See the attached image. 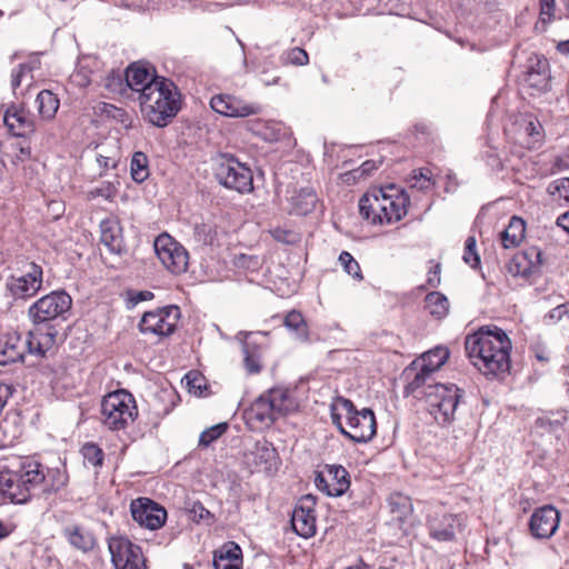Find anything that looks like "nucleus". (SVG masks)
I'll list each match as a JSON object with an SVG mask.
<instances>
[{
    "label": "nucleus",
    "instance_id": "f257e3e1",
    "mask_svg": "<svg viewBox=\"0 0 569 569\" xmlns=\"http://www.w3.org/2000/svg\"><path fill=\"white\" fill-rule=\"evenodd\" d=\"M511 348L510 338L497 326H482L465 340L471 363L487 377L498 378L509 371Z\"/></svg>",
    "mask_w": 569,
    "mask_h": 569
},
{
    "label": "nucleus",
    "instance_id": "f03ea898",
    "mask_svg": "<svg viewBox=\"0 0 569 569\" xmlns=\"http://www.w3.org/2000/svg\"><path fill=\"white\" fill-rule=\"evenodd\" d=\"M161 83L148 86L138 98L144 119L158 128L168 126L181 108L180 93L174 82L169 79Z\"/></svg>",
    "mask_w": 569,
    "mask_h": 569
},
{
    "label": "nucleus",
    "instance_id": "7ed1b4c3",
    "mask_svg": "<svg viewBox=\"0 0 569 569\" xmlns=\"http://www.w3.org/2000/svg\"><path fill=\"white\" fill-rule=\"evenodd\" d=\"M43 465L36 460L21 463L17 471L0 472V493L16 505H26L33 498H41Z\"/></svg>",
    "mask_w": 569,
    "mask_h": 569
},
{
    "label": "nucleus",
    "instance_id": "20e7f679",
    "mask_svg": "<svg viewBox=\"0 0 569 569\" xmlns=\"http://www.w3.org/2000/svg\"><path fill=\"white\" fill-rule=\"evenodd\" d=\"M395 193H387L385 190H373L365 193L359 200V212L366 220H370L373 224H383L387 217L386 208L396 207L397 217H405L408 212L410 203L409 196L403 190L390 187Z\"/></svg>",
    "mask_w": 569,
    "mask_h": 569
},
{
    "label": "nucleus",
    "instance_id": "39448f33",
    "mask_svg": "<svg viewBox=\"0 0 569 569\" xmlns=\"http://www.w3.org/2000/svg\"><path fill=\"white\" fill-rule=\"evenodd\" d=\"M212 171L216 180L226 189L239 193H249L253 190L251 169L240 162L233 154L219 153L214 157Z\"/></svg>",
    "mask_w": 569,
    "mask_h": 569
},
{
    "label": "nucleus",
    "instance_id": "423d86ee",
    "mask_svg": "<svg viewBox=\"0 0 569 569\" xmlns=\"http://www.w3.org/2000/svg\"><path fill=\"white\" fill-rule=\"evenodd\" d=\"M137 417L138 408L130 392L119 390L102 398L101 421L109 430H123Z\"/></svg>",
    "mask_w": 569,
    "mask_h": 569
},
{
    "label": "nucleus",
    "instance_id": "0eeeda50",
    "mask_svg": "<svg viewBox=\"0 0 569 569\" xmlns=\"http://www.w3.org/2000/svg\"><path fill=\"white\" fill-rule=\"evenodd\" d=\"M463 393L465 391L453 383L428 385L427 390L421 391L430 413L441 425L453 421Z\"/></svg>",
    "mask_w": 569,
    "mask_h": 569
},
{
    "label": "nucleus",
    "instance_id": "6e6552de",
    "mask_svg": "<svg viewBox=\"0 0 569 569\" xmlns=\"http://www.w3.org/2000/svg\"><path fill=\"white\" fill-rule=\"evenodd\" d=\"M337 403H339L346 412V421L349 428L348 438L350 440L366 443L376 436L377 422L375 412L370 408L358 410L350 399L343 397H338Z\"/></svg>",
    "mask_w": 569,
    "mask_h": 569
},
{
    "label": "nucleus",
    "instance_id": "1a4fd4ad",
    "mask_svg": "<svg viewBox=\"0 0 569 569\" xmlns=\"http://www.w3.org/2000/svg\"><path fill=\"white\" fill-rule=\"evenodd\" d=\"M18 272L7 279V289L14 299L31 298L42 287V268L28 259L18 261Z\"/></svg>",
    "mask_w": 569,
    "mask_h": 569
},
{
    "label": "nucleus",
    "instance_id": "9d476101",
    "mask_svg": "<svg viewBox=\"0 0 569 569\" xmlns=\"http://www.w3.org/2000/svg\"><path fill=\"white\" fill-rule=\"evenodd\" d=\"M71 306L72 298L64 290L52 291L29 307L28 317L36 326L44 325L63 317Z\"/></svg>",
    "mask_w": 569,
    "mask_h": 569
},
{
    "label": "nucleus",
    "instance_id": "9b49d317",
    "mask_svg": "<svg viewBox=\"0 0 569 569\" xmlns=\"http://www.w3.org/2000/svg\"><path fill=\"white\" fill-rule=\"evenodd\" d=\"M154 252L163 267L173 274H182L189 264L187 249L168 233L158 236L153 243Z\"/></svg>",
    "mask_w": 569,
    "mask_h": 569
},
{
    "label": "nucleus",
    "instance_id": "f8f14e48",
    "mask_svg": "<svg viewBox=\"0 0 569 569\" xmlns=\"http://www.w3.org/2000/svg\"><path fill=\"white\" fill-rule=\"evenodd\" d=\"M181 312L178 306H166L143 313L139 329L142 333L169 337L178 326Z\"/></svg>",
    "mask_w": 569,
    "mask_h": 569
},
{
    "label": "nucleus",
    "instance_id": "ddd939ff",
    "mask_svg": "<svg viewBox=\"0 0 569 569\" xmlns=\"http://www.w3.org/2000/svg\"><path fill=\"white\" fill-rule=\"evenodd\" d=\"M315 486L328 497H340L350 487V476L341 465H326L325 471L315 472Z\"/></svg>",
    "mask_w": 569,
    "mask_h": 569
},
{
    "label": "nucleus",
    "instance_id": "4468645a",
    "mask_svg": "<svg viewBox=\"0 0 569 569\" xmlns=\"http://www.w3.org/2000/svg\"><path fill=\"white\" fill-rule=\"evenodd\" d=\"M132 519L140 527L149 530L160 529L167 520V510L149 498H138L131 501Z\"/></svg>",
    "mask_w": 569,
    "mask_h": 569
},
{
    "label": "nucleus",
    "instance_id": "2eb2a0df",
    "mask_svg": "<svg viewBox=\"0 0 569 569\" xmlns=\"http://www.w3.org/2000/svg\"><path fill=\"white\" fill-rule=\"evenodd\" d=\"M315 505L316 497L312 495H306L301 497L293 509L291 527L293 531L302 538H310L316 533Z\"/></svg>",
    "mask_w": 569,
    "mask_h": 569
},
{
    "label": "nucleus",
    "instance_id": "dca6fc26",
    "mask_svg": "<svg viewBox=\"0 0 569 569\" xmlns=\"http://www.w3.org/2000/svg\"><path fill=\"white\" fill-rule=\"evenodd\" d=\"M210 107L217 113L230 118H244L258 114L261 110L258 103H250L230 94L213 96Z\"/></svg>",
    "mask_w": 569,
    "mask_h": 569
},
{
    "label": "nucleus",
    "instance_id": "f3484780",
    "mask_svg": "<svg viewBox=\"0 0 569 569\" xmlns=\"http://www.w3.org/2000/svg\"><path fill=\"white\" fill-rule=\"evenodd\" d=\"M559 522V511L552 506H543L531 515L529 528L535 538L549 539L557 531Z\"/></svg>",
    "mask_w": 569,
    "mask_h": 569
},
{
    "label": "nucleus",
    "instance_id": "a211bd4d",
    "mask_svg": "<svg viewBox=\"0 0 569 569\" xmlns=\"http://www.w3.org/2000/svg\"><path fill=\"white\" fill-rule=\"evenodd\" d=\"M523 82L539 92L550 89L549 62L543 56L532 54L528 58Z\"/></svg>",
    "mask_w": 569,
    "mask_h": 569
},
{
    "label": "nucleus",
    "instance_id": "6ab92c4d",
    "mask_svg": "<svg viewBox=\"0 0 569 569\" xmlns=\"http://www.w3.org/2000/svg\"><path fill=\"white\" fill-rule=\"evenodd\" d=\"M541 251L538 248H530L512 257L507 264V270L512 277L529 279L539 273L541 266Z\"/></svg>",
    "mask_w": 569,
    "mask_h": 569
},
{
    "label": "nucleus",
    "instance_id": "aec40b11",
    "mask_svg": "<svg viewBox=\"0 0 569 569\" xmlns=\"http://www.w3.org/2000/svg\"><path fill=\"white\" fill-rule=\"evenodd\" d=\"M247 425L252 430L270 427L277 419L266 393L259 396L243 412Z\"/></svg>",
    "mask_w": 569,
    "mask_h": 569
},
{
    "label": "nucleus",
    "instance_id": "412c9836",
    "mask_svg": "<svg viewBox=\"0 0 569 569\" xmlns=\"http://www.w3.org/2000/svg\"><path fill=\"white\" fill-rule=\"evenodd\" d=\"M460 525V519L457 515L447 512L441 515L435 513L428 520L429 535L438 541H452Z\"/></svg>",
    "mask_w": 569,
    "mask_h": 569
},
{
    "label": "nucleus",
    "instance_id": "4be33fe9",
    "mask_svg": "<svg viewBox=\"0 0 569 569\" xmlns=\"http://www.w3.org/2000/svg\"><path fill=\"white\" fill-rule=\"evenodd\" d=\"M3 122L16 137L27 138L36 131L33 117L24 109L17 108L16 106H11L6 110Z\"/></svg>",
    "mask_w": 569,
    "mask_h": 569
},
{
    "label": "nucleus",
    "instance_id": "5701e85b",
    "mask_svg": "<svg viewBox=\"0 0 569 569\" xmlns=\"http://www.w3.org/2000/svg\"><path fill=\"white\" fill-rule=\"evenodd\" d=\"M124 79L127 86L133 90L139 92V96L143 93L144 89L148 86L153 83L162 84L161 81H168V78L156 74V72H151L149 67L140 66L132 63L126 70Z\"/></svg>",
    "mask_w": 569,
    "mask_h": 569
},
{
    "label": "nucleus",
    "instance_id": "b1692460",
    "mask_svg": "<svg viewBox=\"0 0 569 569\" xmlns=\"http://www.w3.org/2000/svg\"><path fill=\"white\" fill-rule=\"evenodd\" d=\"M100 241L111 253L121 256L127 251L120 222L114 218H107L100 222Z\"/></svg>",
    "mask_w": 569,
    "mask_h": 569
},
{
    "label": "nucleus",
    "instance_id": "393cba45",
    "mask_svg": "<svg viewBox=\"0 0 569 569\" xmlns=\"http://www.w3.org/2000/svg\"><path fill=\"white\" fill-rule=\"evenodd\" d=\"M62 536L68 543L83 552H91L97 547V539L92 531L80 525H68L62 529Z\"/></svg>",
    "mask_w": 569,
    "mask_h": 569
},
{
    "label": "nucleus",
    "instance_id": "a878e982",
    "mask_svg": "<svg viewBox=\"0 0 569 569\" xmlns=\"http://www.w3.org/2000/svg\"><path fill=\"white\" fill-rule=\"evenodd\" d=\"M40 481L41 498L48 500L68 485L69 476L66 467L49 468L43 466V479Z\"/></svg>",
    "mask_w": 569,
    "mask_h": 569
},
{
    "label": "nucleus",
    "instance_id": "bb28decb",
    "mask_svg": "<svg viewBox=\"0 0 569 569\" xmlns=\"http://www.w3.org/2000/svg\"><path fill=\"white\" fill-rule=\"evenodd\" d=\"M108 549L111 555V562L116 568H120V563L128 557L142 550L140 546L123 537H111L108 541Z\"/></svg>",
    "mask_w": 569,
    "mask_h": 569
},
{
    "label": "nucleus",
    "instance_id": "cd10ccee",
    "mask_svg": "<svg viewBox=\"0 0 569 569\" xmlns=\"http://www.w3.org/2000/svg\"><path fill=\"white\" fill-rule=\"evenodd\" d=\"M266 395L269 398L270 405H272L276 419L287 416L297 409V402L287 389L272 388Z\"/></svg>",
    "mask_w": 569,
    "mask_h": 569
},
{
    "label": "nucleus",
    "instance_id": "c85d7f7f",
    "mask_svg": "<svg viewBox=\"0 0 569 569\" xmlns=\"http://www.w3.org/2000/svg\"><path fill=\"white\" fill-rule=\"evenodd\" d=\"M23 360L22 339L17 333L8 335L0 340V366Z\"/></svg>",
    "mask_w": 569,
    "mask_h": 569
},
{
    "label": "nucleus",
    "instance_id": "c756f323",
    "mask_svg": "<svg viewBox=\"0 0 569 569\" xmlns=\"http://www.w3.org/2000/svg\"><path fill=\"white\" fill-rule=\"evenodd\" d=\"M242 351L244 355L243 366L249 375H257L261 371V350L258 343L253 340V333H248L244 342L242 343Z\"/></svg>",
    "mask_w": 569,
    "mask_h": 569
},
{
    "label": "nucleus",
    "instance_id": "7c9ffc66",
    "mask_svg": "<svg viewBox=\"0 0 569 569\" xmlns=\"http://www.w3.org/2000/svg\"><path fill=\"white\" fill-rule=\"evenodd\" d=\"M526 222L523 219L511 217L508 227L501 232V242L503 248H516L525 238Z\"/></svg>",
    "mask_w": 569,
    "mask_h": 569
},
{
    "label": "nucleus",
    "instance_id": "2f4dec72",
    "mask_svg": "<svg viewBox=\"0 0 569 569\" xmlns=\"http://www.w3.org/2000/svg\"><path fill=\"white\" fill-rule=\"evenodd\" d=\"M57 331L50 328L49 331L43 336V341L40 340L32 331H29L28 338L22 341V348H27L31 355L43 357L51 345L54 342Z\"/></svg>",
    "mask_w": 569,
    "mask_h": 569
},
{
    "label": "nucleus",
    "instance_id": "473e14b6",
    "mask_svg": "<svg viewBox=\"0 0 569 569\" xmlns=\"http://www.w3.org/2000/svg\"><path fill=\"white\" fill-rule=\"evenodd\" d=\"M449 350L446 347H437L425 352L420 358V366L433 375L448 360Z\"/></svg>",
    "mask_w": 569,
    "mask_h": 569
},
{
    "label": "nucleus",
    "instance_id": "72a5a7b5",
    "mask_svg": "<svg viewBox=\"0 0 569 569\" xmlns=\"http://www.w3.org/2000/svg\"><path fill=\"white\" fill-rule=\"evenodd\" d=\"M291 200L296 212L305 216L315 209L318 197L312 188H302L291 198Z\"/></svg>",
    "mask_w": 569,
    "mask_h": 569
},
{
    "label": "nucleus",
    "instance_id": "f704fd0d",
    "mask_svg": "<svg viewBox=\"0 0 569 569\" xmlns=\"http://www.w3.org/2000/svg\"><path fill=\"white\" fill-rule=\"evenodd\" d=\"M36 102L38 104V111L43 119H52L58 109L60 101L58 97L50 90H42L38 93Z\"/></svg>",
    "mask_w": 569,
    "mask_h": 569
},
{
    "label": "nucleus",
    "instance_id": "c9c22d12",
    "mask_svg": "<svg viewBox=\"0 0 569 569\" xmlns=\"http://www.w3.org/2000/svg\"><path fill=\"white\" fill-rule=\"evenodd\" d=\"M432 375L423 369L421 366L417 372H415L412 379L408 381V383L405 387V393L413 395L416 398L421 399L423 398V395H421V391H426L428 385H432Z\"/></svg>",
    "mask_w": 569,
    "mask_h": 569
},
{
    "label": "nucleus",
    "instance_id": "e433bc0d",
    "mask_svg": "<svg viewBox=\"0 0 569 569\" xmlns=\"http://www.w3.org/2000/svg\"><path fill=\"white\" fill-rule=\"evenodd\" d=\"M283 326L295 332L300 341L306 342L309 340L308 325L300 311H289L283 319Z\"/></svg>",
    "mask_w": 569,
    "mask_h": 569
},
{
    "label": "nucleus",
    "instance_id": "4c0bfd02",
    "mask_svg": "<svg viewBox=\"0 0 569 569\" xmlns=\"http://www.w3.org/2000/svg\"><path fill=\"white\" fill-rule=\"evenodd\" d=\"M425 303L430 315L438 319L443 318L448 313L449 301L447 297L439 291L429 292L425 298Z\"/></svg>",
    "mask_w": 569,
    "mask_h": 569
},
{
    "label": "nucleus",
    "instance_id": "58836bf2",
    "mask_svg": "<svg viewBox=\"0 0 569 569\" xmlns=\"http://www.w3.org/2000/svg\"><path fill=\"white\" fill-rule=\"evenodd\" d=\"M148 162V157L144 152L137 151L133 153L130 163V172L136 182L141 183L148 179L150 174Z\"/></svg>",
    "mask_w": 569,
    "mask_h": 569
},
{
    "label": "nucleus",
    "instance_id": "ea45409f",
    "mask_svg": "<svg viewBox=\"0 0 569 569\" xmlns=\"http://www.w3.org/2000/svg\"><path fill=\"white\" fill-rule=\"evenodd\" d=\"M188 391L194 396L202 397L208 395L209 386L206 378L197 370H191L184 376Z\"/></svg>",
    "mask_w": 569,
    "mask_h": 569
},
{
    "label": "nucleus",
    "instance_id": "a19ab883",
    "mask_svg": "<svg viewBox=\"0 0 569 569\" xmlns=\"http://www.w3.org/2000/svg\"><path fill=\"white\" fill-rule=\"evenodd\" d=\"M254 461L259 465H264L266 468H271L272 461L277 457L276 449L268 441H258L254 450Z\"/></svg>",
    "mask_w": 569,
    "mask_h": 569
},
{
    "label": "nucleus",
    "instance_id": "79ce46f5",
    "mask_svg": "<svg viewBox=\"0 0 569 569\" xmlns=\"http://www.w3.org/2000/svg\"><path fill=\"white\" fill-rule=\"evenodd\" d=\"M217 236L216 226L209 222L197 223L193 228V238L197 243L212 244Z\"/></svg>",
    "mask_w": 569,
    "mask_h": 569
},
{
    "label": "nucleus",
    "instance_id": "37998d69",
    "mask_svg": "<svg viewBox=\"0 0 569 569\" xmlns=\"http://www.w3.org/2000/svg\"><path fill=\"white\" fill-rule=\"evenodd\" d=\"M81 453L84 462L91 465L92 467L99 468L103 465L104 453L97 443L86 442L81 448Z\"/></svg>",
    "mask_w": 569,
    "mask_h": 569
},
{
    "label": "nucleus",
    "instance_id": "c03bdc74",
    "mask_svg": "<svg viewBox=\"0 0 569 569\" xmlns=\"http://www.w3.org/2000/svg\"><path fill=\"white\" fill-rule=\"evenodd\" d=\"M556 0H539V20L536 23V29L540 31H546L547 26L555 18V10H556Z\"/></svg>",
    "mask_w": 569,
    "mask_h": 569
},
{
    "label": "nucleus",
    "instance_id": "a18cd8bd",
    "mask_svg": "<svg viewBox=\"0 0 569 569\" xmlns=\"http://www.w3.org/2000/svg\"><path fill=\"white\" fill-rule=\"evenodd\" d=\"M214 556H222L227 561H231L241 567L242 551L236 542L229 541L224 543L219 550L214 551Z\"/></svg>",
    "mask_w": 569,
    "mask_h": 569
},
{
    "label": "nucleus",
    "instance_id": "49530a36",
    "mask_svg": "<svg viewBox=\"0 0 569 569\" xmlns=\"http://www.w3.org/2000/svg\"><path fill=\"white\" fill-rule=\"evenodd\" d=\"M280 59L283 64L306 66L309 62L308 53L299 47L284 51Z\"/></svg>",
    "mask_w": 569,
    "mask_h": 569
},
{
    "label": "nucleus",
    "instance_id": "de8ad7c7",
    "mask_svg": "<svg viewBox=\"0 0 569 569\" xmlns=\"http://www.w3.org/2000/svg\"><path fill=\"white\" fill-rule=\"evenodd\" d=\"M462 259L472 269L480 267V256L477 251V240L475 236H469L467 238Z\"/></svg>",
    "mask_w": 569,
    "mask_h": 569
},
{
    "label": "nucleus",
    "instance_id": "09e8293b",
    "mask_svg": "<svg viewBox=\"0 0 569 569\" xmlns=\"http://www.w3.org/2000/svg\"><path fill=\"white\" fill-rule=\"evenodd\" d=\"M228 429L227 422L217 423L201 432L199 437V446L208 447L218 438H220Z\"/></svg>",
    "mask_w": 569,
    "mask_h": 569
},
{
    "label": "nucleus",
    "instance_id": "8fccbe9b",
    "mask_svg": "<svg viewBox=\"0 0 569 569\" xmlns=\"http://www.w3.org/2000/svg\"><path fill=\"white\" fill-rule=\"evenodd\" d=\"M525 132L529 137V141H528L529 148H535L537 144L541 143L542 138H543L542 126L537 119L529 120L526 123Z\"/></svg>",
    "mask_w": 569,
    "mask_h": 569
},
{
    "label": "nucleus",
    "instance_id": "3c124183",
    "mask_svg": "<svg viewBox=\"0 0 569 569\" xmlns=\"http://www.w3.org/2000/svg\"><path fill=\"white\" fill-rule=\"evenodd\" d=\"M339 261L343 264V268L349 276L358 280L362 279L360 266L349 252L342 251L339 256Z\"/></svg>",
    "mask_w": 569,
    "mask_h": 569
},
{
    "label": "nucleus",
    "instance_id": "603ef678",
    "mask_svg": "<svg viewBox=\"0 0 569 569\" xmlns=\"http://www.w3.org/2000/svg\"><path fill=\"white\" fill-rule=\"evenodd\" d=\"M411 186L413 188H418L420 190H427L431 187V177H430V170L426 168H421L418 170L412 171L411 176Z\"/></svg>",
    "mask_w": 569,
    "mask_h": 569
},
{
    "label": "nucleus",
    "instance_id": "864d4df0",
    "mask_svg": "<svg viewBox=\"0 0 569 569\" xmlns=\"http://www.w3.org/2000/svg\"><path fill=\"white\" fill-rule=\"evenodd\" d=\"M547 191L549 194H558L559 198H562L569 202V178H560L550 182Z\"/></svg>",
    "mask_w": 569,
    "mask_h": 569
},
{
    "label": "nucleus",
    "instance_id": "5fc2aeb1",
    "mask_svg": "<svg viewBox=\"0 0 569 569\" xmlns=\"http://www.w3.org/2000/svg\"><path fill=\"white\" fill-rule=\"evenodd\" d=\"M117 569H147L146 558L142 550L133 553L131 557H128L123 563H120V568Z\"/></svg>",
    "mask_w": 569,
    "mask_h": 569
},
{
    "label": "nucleus",
    "instance_id": "6e6d98bb",
    "mask_svg": "<svg viewBox=\"0 0 569 569\" xmlns=\"http://www.w3.org/2000/svg\"><path fill=\"white\" fill-rule=\"evenodd\" d=\"M189 512L191 518L197 522L200 520H213V515L200 501H194L191 505Z\"/></svg>",
    "mask_w": 569,
    "mask_h": 569
},
{
    "label": "nucleus",
    "instance_id": "4d7b16f0",
    "mask_svg": "<svg viewBox=\"0 0 569 569\" xmlns=\"http://www.w3.org/2000/svg\"><path fill=\"white\" fill-rule=\"evenodd\" d=\"M32 70L33 66L31 63H20L16 69L12 70L11 87L13 91H16V89L20 87L22 77L26 73H30Z\"/></svg>",
    "mask_w": 569,
    "mask_h": 569
},
{
    "label": "nucleus",
    "instance_id": "13d9d810",
    "mask_svg": "<svg viewBox=\"0 0 569 569\" xmlns=\"http://www.w3.org/2000/svg\"><path fill=\"white\" fill-rule=\"evenodd\" d=\"M116 193L117 188L111 182L102 183L100 187H97L89 192L91 198L101 197L107 200L112 199Z\"/></svg>",
    "mask_w": 569,
    "mask_h": 569
},
{
    "label": "nucleus",
    "instance_id": "bf43d9fd",
    "mask_svg": "<svg viewBox=\"0 0 569 569\" xmlns=\"http://www.w3.org/2000/svg\"><path fill=\"white\" fill-rule=\"evenodd\" d=\"M440 273L441 264L436 263L428 272L427 284L431 288H437L441 282Z\"/></svg>",
    "mask_w": 569,
    "mask_h": 569
},
{
    "label": "nucleus",
    "instance_id": "052dcab7",
    "mask_svg": "<svg viewBox=\"0 0 569 569\" xmlns=\"http://www.w3.org/2000/svg\"><path fill=\"white\" fill-rule=\"evenodd\" d=\"M240 566L231 561H227L222 556H213V568L214 569H239Z\"/></svg>",
    "mask_w": 569,
    "mask_h": 569
},
{
    "label": "nucleus",
    "instance_id": "680f3d73",
    "mask_svg": "<svg viewBox=\"0 0 569 569\" xmlns=\"http://www.w3.org/2000/svg\"><path fill=\"white\" fill-rule=\"evenodd\" d=\"M152 298H153V293L151 291L143 290V291L134 292L130 297V301L133 305H138L139 302L151 300Z\"/></svg>",
    "mask_w": 569,
    "mask_h": 569
},
{
    "label": "nucleus",
    "instance_id": "e2e57ef3",
    "mask_svg": "<svg viewBox=\"0 0 569 569\" xmlns=\"http://www.w3.org/2000/svg\"><path fill=\"white\" fill-rule=\"evenodd\" d=\"M396 207L391 206V208L389 206H387L386 208V213H387V217L383 219V223H393V222H398L400 221L403 217H397V211H396Z\"/></svg>",
    "mask_w": 569,
    "mask_h": 569
},
{
    "label": "nucleus",
    "instance_id": "0e129e2a",
    "mask_svg": "<svg viewBox=\"0 0 569 569\" xmlns=\"http://www.w3.org/2000/svg\"><path fill=\"white\" fill-rule=\"evenodd\" d=\"M331 420H332V423L338 428V430L345 436L348 438V430L343 427L342 422H341V416L339 413H337L335 411V409L332 408V411H331Z\"/></svg>",
    "mask_w": 569,
    "mask_h": 569
},
{
    "label": "nucleus",
    "instance_id": "69168bd1",
    "mask_svg": "<svg viewBox=\"0 0 569 569\" xmlns=\"http://www.w3.org/2000/svg\"><path fill=\"white\" fill-rule=\"evenodd\" d=\"M377 169V164H376V161L373 160H367L365 161L357 171L360 172V176H368L370 174L373 170Z\"/></svg>",
    "mask_w": 569,
    "mask_h": 569
},
{
    "label": "nucleus",
    "instance_id": "338daca9",
    "mask_svg": "<svg viewBox=\"0 0 569 569\" xmlns=\"http://www.w3.org/2000/svg\"><path fill=\"white\" fill-rule=\"evenodd\" d=\"M566 312H567V307L565 305H560V306L553 308L549 312V317L551 319L560 320L565 316Z\"/></svg>",
    "mask_w": 569,
    "mask_h": 569
},
{
    "label": "nucleus",
    "instance_id": "774afa93",
    "mask_svg": "<svg viewBox=\"0 0 569 569\" xmlns=\"http://www.w3.org/2000/svg\"><path fill=\"white\" fill-rule=\"evenodd\" d=\"M557 226L562 228L565 231L569 233V211L560 214L557 218Z\"/></svg>",
    "mask_w": 569,
    "mask_h": 569
}]
</instances>
